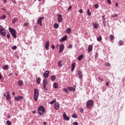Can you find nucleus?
<instances>
[{
  "label": "nucleus",
  "mask_w": 125,
  "mask_h": 125,
  "mask_svg": "<svg viewBox=\"0 0 125 125\" xmlns=\"http://www.w3.org/2000/svg\"><path fill=\"white\" fill-rule=\"evenodd\" d=\"M45 112V109L43 106H40L38 108V113L40 115V116H43V114Z\"/></svg>",
  "instance_id": "1"
},
{
  "label": "nucleus",
  "mask_w": 125,
  "mask_h": 125,
  "mask_svg": "<svg viewBox=\"0 0 125 125\" xmlns=\"http://www.w3.org/2000/svg\"><path fill=\"white\" fill-rule=\"evenodd\" d=\"M94 103L92 100H89L87 102L86 107L87 109H91L93 108Z\"/></svg>",
  "instance_id": "2"
},
{
  "label": "nucleus",
  "mask_w": 125,
  "mask_h": 125,
  "mask_svg": "<svg viewBox=\"0 0 125 125\" xmlns=\"http://www.w3.org/2000/svg\"><path fill=\"white\" fill-rule=\"evenodd\" d=\"M9 31L11 33L12 37L13 38H15V39H16V38H17L16 30H15V29H14V28H12L9 27Z\"/></svg>",
  "instance_id": "3"
},
{
  "label": "nucleus",
  "mask_w": 125,
  "mask_h": 125,
  "mask_svg": "<svg viewBox=\"0 0 125 125\" xmlns=\"http://www.w3.org/2000/svg\"><path fill=\"white\" fill-rule=\"evenodd\" d=\"M38 98H39V90L37 89H34V99L35 101H38Z\"/></svg>",
  "instance_id": "4"
},
{
  "label": "nucleus",
  "mask_w": 125,
  "mask_h": 125,
  "mask_svg": "<svg viewBox=\"0 0 125 125\" xmlns=\"http://www.w3.org/2000/svg\"><path fill=\"white\" fill-rule=\"evenodd\" d=\"M0 34L3 37H5L6 35V32L5 31V29L2 27V26L0 25Z\"/></svg>",
  "instance_id": "5"
},
{
  "label": "nucleus",
  "mask_w": 125,
  "mask_h": 125,
  "mask_svg": "<svg viewBox=\"0 0 125 125\" xmlns=\"http://www.w3.org/2000/svg\"><path fill=\"white\" fill-rule=\"evenodd\" d=\"M44 19V17H43L39 18L37 20L38 25H40V26H42V19Z\"/></svg>",
  "instance_id": "6"
},
{
  "label": "nucleus",
  "mask_w": 125,
  "mask_h": 125,
  "mask_svg": "<svg viewBox=\"0 0 125 125\" xmlns=\"http://www.w3.org/2000/svg\"><path fill=\"white\" fill-rule=\"evenodd\" d=\"M63 118L64 121H69L70 120V117L67 116V114H66L65 112H63Z\"/></svg>",
  "instance_id": "7"
},
{
  "label": "nucleus",
  "mask_w": 125,
  "mask_h": 125,
  "mask_svg": "<svg viewBox=\"0 0 125 125\" xmlns=\"http://www.w3.org/2000/svg\"><path fill=\"white\" fill-rule=\"evenodd\" d=\"M57 16L58 22L61 23V22H62V21L63 20V19H62V15L59 14L57 15Z\"/></svg>",
  "instance_id": "8"
},
{
  "label": "nucleus",
  "mask_w": 125,
  "mask_h": 125,
  "mask_svg": "<svg viewBox=\"0 0 125 125\" xmlns=\"http://www.w3.org/2000/svg\"><path fill=\"white\" fill-rule=\"evenodd\" d=\"M49 75V71L48 70H46L43 74V77L46 79L48 78V75Z\"/></svg>",
  "instance_id": "9"
},
{
  "label": "nucleus",
  "mask_w": 125,
  "mask_h": 125,
  "mask_svg": "<svg viewBox=\"0 0 125 125\" xmlns=\"http://www.w3.org/2000/svg\"><path fill=\"white\" fill-rule=\"evenodd\" d=\"M14 98L17 101H22V99H23V97L19 96L18 97H15Z\"/></svg>",
  "instance_id": "10"
},
{
  "label": "nucleus",
  "mask_w": 125,
  "mask_h": 125,
  "mask_svg": "<svg viewBox=\"0 0 125 125\" xmlns=\"http://www.w3.org/2000/svg\"><path fill=\"white\" fill-rule=\"evenodd\" d=\"M60 51H59V53H61L64 50V44H62L60 45Z\"/></svg>",
  "instance_id": "11"
},
{
  "label": "nucleus",
  "mask_w": 125,
  "mask_h": 125,
  "mask_svg": "<svg viewBox=\"0 0 125 125\" xmlns=\"http://www.w3.org/2000/svg\"><path fill=\"white\" fill-rule=\"evenodd\" d=\"M92 26L95 28V29H97V28H98L99 26V24L98 23L95 22L92 23Z\"/></svg>",
  "instance_id": "12"
},
{
  "label": "nucleus",
  "mask_w": 125,
  "mask_h": 125,
  "mask_svg": "<svg viewBox=\"0 0 125 125\" xmlns=\"http://www.w3.org/2000/svg\"><path fill=\"white\" fill-rule=\"evenodd\" d=\"M45 48L46 50H48L49 49V42H47L45 43Z\"/></svg>",
  "instance_id": "13"
},
{
  "label": "nucleus",
  "mask_w": 125,
  "mask_h": 125,
  "mask_svg": "<svg viewBox=\"0 0 125 125\" xmlns=\"http://www.w3.org/2000/svg\"><path fill=\"white\" fill-rule=\"evenodd\" d=\"M59 107H60V105H59V104L56 103L54 105V107L55 110H57L58 109H59Z\"/></svg>",
  "instance_id": "14"
},
{
  "label": "nucleus",
  "mask_w": 125,
  "mask_h": 125,
  "mask_svg": "<svg viewBox=\"0 0 125 125\" xmlns=\"http://www.w3.org/2000/svg\"><path fill=\"white\" fill-rule=\"evenodd\" d=\"M67 89L68 90H69V91H71L72 90V91L75 92L76 90V89H75L74 87H67Z\"/></svg>",
  "instance_id": "15"
},
{
  "label": "nucleus",
  "mask_w": 125,
  "mask_h": 125,
  "mask_svg": "<svg viewBox=\"0 0 125 125\" xmlns=\"http://www.w3.org/2000/svg\"><path fill=\"white\" fill-rule=\"evenodd\" d=\"M78 77L79 79H82L83 78V72L82 71H78Z\"/></svg>",
  "instance_id": "16"
},
{
  "label": "nucleus",
  "mask_w": 125,
  "mask_h": 125,
  "mask_svg": "<svg viewBox=\"0 0 125 125\" xmlns=\"http://www.w3.org/2000/svg\"><path fill=\"white\" fill-rule=\"evenodd\" d=\"M76 68V62H73L71 65V71H74Z\"/></svg>",
  "instance_id": "17"
},
{
  "label": "nucleus",
  "mask_w": 125,
  "mask_h": 125,
  "mask_svg": "<svg viewBox=\"0 0 125 125\" xmlns=\"http://www.w3.org/2000/svg\"><path fill=\"white\" fill-rule=\"evenodd\" d=\"M47 83H48V82L47 81V80L44 79L43 80V85H47Z\"/></svg>",
  "instance_id": "18"
},
{
  "label": "nucleus",
  "mask_w": 125,
  "mask_h": 125,
  "mask_svg": "<svg viewBox=\"0 0 125 125\" xmlns=\"http://www.w3.org/2000/svg\"><path fill=\"white\" fill-rule=\"evenodd\" d=\"M66 32L67 33V34H71V32H72V30L71 29V28H68L66 30Z\"/></svg>",
  "instance_id": "19"
},
{
  "label": "nucleus",
  "mask_w": 125,
  "mask_h": 125,
  "mask_svg": "<svg viewBox=\"0 0 125 125\" xmlns=\"http://www.w3.org/2000/svg\"><path fill=\"white\" fill-rule=\"evenodd\" d=\"M92 51V45H89L88 46V52H90V51Z\"/></svg>",
  "instance_id": "20"
},
{
  "label": "nucleus",
  "mask_w": 125,
  "mask_h": 125,
  "mask_svg": "<svg viewBox=\"0 0 125 125\" xmlns=\"http://www.w3.org/2000/svg\"><path fill=\"white\" fill-rule=\"evenodd\" d=\"M83 55H81L79 56V57L78 58V60H79V61H81V60H82V59H83Z\"/></svg>",
  "instance_id": "21"
},
{
  "label": "nucleus",
  "mask_w": 125,
  "mask_h": 125,
  "mask_svg": "<svg viewBox=\"0 0 125 125\" xmlns=\"http://www.w3.org/2000/svg\"><path fill=\"white\" fill-rule=\"evenodd\" d=\"M67 35L64 36L61 39L62 42H64V41H66V40H67Z\"/></svg>",
  "instance_id": "22"
},
{
  "label": "nucleus",
  "mask_w": 125,
  "mask_h": 125,
  "mask_svg": "<svg viewBox=\"0 0 125 125\" xmlns=\"http://www.w3.org/2000/svg\"><path fill=\"white\" fill-rule=\"evenodd\" d=\"M53 87H54V88H58V83H55L53 84Z\"/></svg>",
  "instance_id": "23"
},
{
  "label": "nucleus",
  "mask_w": 125,
  "mask_h": 125,
  "mask_svg": "<svg viewBox=\"0 0 125 125\" xmlns=\"http://www.w3.org/2000/svg\"><path fill=\"white\" fill-rule=\"evenodd\" d=\"M18 84L20 86H22V85H23V81L22 80L19 81Z\"/></svg>",
  "instance_id": "24"
},
{
  "label": "nucleus",
  "mask_w": 125,
  "mask_h": 125,
  "mask_svg": "<svg viewBox=\"0 0 125 125\" xmlns=\"http://www.w3.org/2000/svg\"><path fill=\"white\" fill-rule=\"evenodd\" d=\"M3 70H7L8 69V65L7 64L4 65L2 67Z\"/></svg>",
  "instance_id": "25"
},
{
  "label": "nucleus",
  "mask_w": 125,
  "mask_h": 125,
  "mask_svg": "<svg viewBox=\"0 0 125 125\" xmlns=\"http://www.w3.org/2000/svg\"><path fill=\"white\" fill-rule=\"evenodd\" d=\"M54 28L55 29H58V28H59V25H58L57 23H55Z\"/></svg>",
  "instance_id": "26"
},
{
  "label": "nucleus",
  "mask_w": 125,
  "mask_h": 125,
  "mask_svg": "<svg viewBox=\"0 0 125 125\" xmlns=\"http://www.w3.org/2000/svg\"><path fill=\"white\" fill-rule=\"evenodd\" d=\"M11 96L10 95H7L6 96V99L7 100V101H9L10 100Z\"/></svg>",
  "instance_id": "27"
},
{
  "label": "nucleus",
  "mask_w": 125,
  "mask_h": 125,
  "mask_svg": "<svg viewBox=\"0 0 125 125\" xmlns=\"http://www.w3.org/2000/svg\"><path fill=\"white\" fill-rule=\"evenodd\" d=\"M62 62V61L60 60L58 62V67H59L60 68H61V67H62V64H61Z\"/></svg>",
  "instance_id": "28"
},
{
  "label": "nucleus",
  "mask_w": 125,
  "mask_h": 125,
  "mask_svg": "<svg viewBox=\"0 0 125 125\" xmlns=\"http://www.w3.org/2000/svg\"><path fill=\"white\" fill-rule=\"evenodd\" d=\"M36 82H37V83L40 84V83H41V78H37L36 79Z\"/></svg>",
  "instance_id": "29"
},
{
  "label": "nucleus",
  "mask_w": 125,
  "mask_h": 125,
  "mask_svg": "<svg viewBox=\"0 0 125 125\" xmlns=\"http://www.w3.org/2000/svg\"><path fill=\"white\" fill-rule=\"evenodd\" d=\"M17 20H18V19L17 18H15L12 20V23L14 24V23H15V22L17 21Z\"/></svg>",
  "instance_id": "30"
},
{
  "label": "nucleus",
  "mask_w": 125,
  "mask_h": 125,
  "mask_svg": "<svg viewBox=\"0 0 125 125\" xmlns=\"http://www.w3.org/2000/svg\"><path fill=\"white\" fill-rule=\"evenodd\" d=\"M97 40L98 42H100V41H102V37L101 36H99V37H98L97 38Z\"/></svg>",
  "instance_id": "31"
},
{
  "label": "nucleus",
  "mask_w": 125,
  "mask_h": 125,
  "mask_svg": "<svg viewBox=\"0 0 125 125\" xmlns=\"http://www.w3.org/2000/svg\"><path fill=\"white\" fill-rule=\"evenodd\" d=\"M55 79H56V77H55V76L54 75H52L51 77V80L52 81H55Z\"/></svg>",
  "instance_id": "32"
},
{
  "label": "nucleus",
  "mask_w": 125,
  "mask_h": 125,
  "mask_svg": "<svg viewBox=\"0 0 125 125\" xmlns=\"http://www.w3.org/2000/svg\"><path fill=\"white\" fill-rule=\"evenodd\" d=\"M123 43H124V42L122 40H120L118 42V44H119V45H123Z\"/></svg>",
  "instance_id": "33"
},
{
  "label": "nucleus",
  "mask_w": 125,
  "mask_h": 125,
  "mask_svg": "<svg viewBox=\"0 0 125 125\" xmlns=\"http://www.w3.org/2000/svg\"><path fill=\"white\" fill-rule=\"evenodd\" d=\"M68 90V89L66 88H63V91H64V92H65L66 93H69V91Z\"/></svg>",
  "instance_id": "34"
},
{
  "label": "nucleus",
  "mask_w": 125,
  "mask_h": 125,
  "mask_svg": "<svg viewBox=\"0 0 125 125\" xmlns=\"http://www.w3.org/2000/svg\"><path fill=\"white\" fill-rule=\"evenodd\" d=\"M87 12L88 16H90V15H91V13H90V11L89 10V9L87 10Z\"/></svg>",
  "instance_id": "35"
},
{
  "label": "nucleus",
  "mask_w": 125,
  "mask_h": 125,
  "mask_svg": "<svg viewBox=\"0 0 125 125\" xmlns=\"http://www.w3.org/2000/svg\"><path fill=\"white\" fill-rule=\"evenodd\" d=\"M110 40L112 41L114 40V35H110Z\"/></svg>",
  "instance_id": "36"
},
{
  "label": "nucleus",
  "mask_w": 125,
  "mask_h": 125,
  "mask_svg": "<svg viewBox=\"0 0 125 125\" xmlns=\"http://www.w3.org/2000/svg\"><path fill=\"white\" fill-rule=\"evenodd\" d=\"M55 102H56V100H54L50 102V104H54L55 103Z\"/></svg>",
  "instance_id": "37"
},
{
  "label": "nucleus",
  "mask_w": 125,
  "mask_h": 125,
  "mask_svg": "<svg viewBox=\"0 0 125 125\" xmlns=\"http://www.w3.org/2000/svg\"><path fill=\"white\" fill-rule=\"evenodd\" d=\"M6 124L8 125H11V122H10V121H9V120H8L6 121Z\"/></svg>",
  "instance_id": "38"
},
{
  "label": "nucleus",
  "mask_w": 125,
  "mask_h": 125,
  "mask_svg": "<svg viewBox=\"0 0 125 125\" xmlns=\"http://www.w3.org/2000/svg\"><path fill=\"white\" fill-rule=\"evenodd\" d=\"M72 118H78V115H77V114H72Z\"/></svg>",
  "instance_id": "39"
},
{
  "label": "nucleus",
  "mask_w": 125,
  "mask_h": 125,
  "mask_svg": "<svg viewBox=\"0 0 125 125\" xmlns=\"http://www.w3.org/2000/svg\"><path fill=\"white\" fill-rule=\"evenodd\" d=\"M105 66H106V67H110L111 66V64L110 63L106 62L105 63Z\"/></svg>",
  "instance_id": "40"
},
{
  "label": "nucleus",
  "mask_w": 125,
  "mask_h": 125,
  "mask_svg": "<svg viewBox=\"0 0 125 125\" xmlns=\"http://www.w3.org/2000/svg\"><path fill=\"white\" fill-rule=\"evenodd\" d=\"M111 17H112V18H113L114 17H118V14H114V15H112L111 16Z\"/></svg>",
  "instance_id": "41"
},
{
  "label": "nucleus",
  "mask_w": 125,
  "mask_h": 125,
  "mask_svg": "<svg viewBox=\"0 0 125 125\" xmlns=\"http://www.w3.org/2000/svg\"><path fill=\"white\" fill-rule=\"evenodd\" d=\"M17 48V46H13L12 47V49H13V50H15V49H16Z\"/></svg>",
  "instance_id": "42"
},
{
  "label": "nucleus",
  "mask_w": 125,
  "mask_h": 125,
  "mask_svg": "<svg viewBox=\"0 0 125 125\" xmlns=\"http://www.w3.org/2000/svg\"><path fill=\"white\" fill-rule=\"evenodd\" d=\"M107 3H108V4H111L112 3L111 2V0H106Z\"/></svg>",
  "instance_id": "43"
},
{
  "label": "nucleus",
  "mask_w": 125,
  "mask_h": 125,
  "mask_svg": "<svg viewBox=\"0 0 125 125\" xmlns=\"http://www.w3.org/2000/svg\"><path fill=\"white\" fill-rule=\"evenodd\" d=\"M6 18V16H5V15H3L2 17V20H4V19Z\"/></svg>",
  "instance_id": "44"
},
{
  "label": "nucleus",
  "mask_w": 125,
  "mask_h": 125,
  "mask_svg": "<svg viewBox=\"0 0 125 125\" xmlns=\"http://www.w3.org/2000/svg\"><path fill=\"white\" fill-rule=\"evenodd\" d=\"M72 9V6H69V8L67 9V11H70Z\"/></svg>",
  "instance_id": "45"
},
{
  "label": "nucleus",
  "mask_w": 125,
  "mask_h": 125,
  "mask_svg": "<svg viewBox=\"0 0 125 125\" xmlns=\"http://www.w3.org/2000/svg\"><path fill=\"white\" fill-rule=\"evenodd\" d=\"M94 7L95 8H98V4H96L94 5Z\"/></svg>",
  "instance_id": "46"
},
{
  "label": "nucleus",
  "mask_w": 125,
  "mask_h": 125,
  "mask_svg": "<svg viewBox=\"0 0 125 125\" xmlns=\"http://www.w3.org/2000/svg\"><path fill=\"white\" fill-rule=\"evenodd\" d=\"M29 25V23L28 22H25L23 24V26H25L26 27H27V26H28Z\"/></svg>",
  "instance_id": "47"
},
{
  "label": "nucleus",
  "mask_w": 125,
  "mask_h": 125,
  "mask_svg": "<svg viewBox=\"0 0 125 125\" xmlns=\"http://www.w3.org/2000/svg\"><path fill=\"white\" fill-rule=\"evenodd\" d=\"M80 113H83V109L82 108H80Z\"/></svg>",
  "instance_id": "48"
},
{
  "label": "nucleus",
  "mask_w": 125,
  "mask_h": 125,
  "mask_svg": "<svg viewBox=\"0 0 125 125\" xmlns=\"http://www.w3.org/2000/svg\"><path fill=\"white\" fill-rule=\"evenodd\" d=\"M43 89L45 90H47V88H46V85H43Z\"/></svg>",
  "instance_id": "49"
},
{
  "label": "nucleus",
  "mask_w": 125,
  "mask_h": 125,
  "mask_svg": "<svg viewBox=\"0 0 125 125\" xmlns=\"http://www.w3.org/2000/svg\"><path fill=\"white\" fill-rule=\"evenodd\" d=\"M80 13H83V9H81L79 10Z\"/></svg>",
  "instance_id": "50"
},
{
  "label": "nucleus",
  "mask_w": 125,
  "mask_h": 125,
  "mask_svg": "<svg viewBox=\"0 0 125 125\" xmlns=\"http://www.w3.org/2000/svg\"><path fill=\"white\" fill-rule=\"evenodd\" d=\"M7 39H9L10 38V34L9 33L7 34Z\"/></svg>",
  "instance_id": "51"
},
{
  "label": "nucleus",
  "mask_w": 125,
  "mask_h": 125,
  "mask_svg": "<svg viewBox=\"0 0 125 125\" xmlns=\"http://www.w3.org/2000/svg\"><path fill=\"white\" fill-rule=\"evenodd\" d=\"M72 47H73V45H72V44H70V45L68 46V48H72Z\"/></svg>",
  "instance_id": "52"
},
{
  "label": "nucleus",
  "mask_w": 125,
  "mask_h": 125,
  "mask_svg": "<svg viewBox=\"0 0 125 125\" xmlns=\"http://www.w3.org/2000/svg\"><path fill=\"white\" fill-rule=\"evenodd\" d=\"M73 125H78L79 123H78V122H74Z\"/></svg>",
  "instance_id": "53"
},
{
  "label": "nucleus",
  "mask_w": 125,
  "mask_h": 125,
  "mask_svg": "<svg viewBox=\"0 0 125 125\" xmlns=\"http://www.w3.org/2000/svg\"><path fill=\"white\" fill-rule=\"evenodd\" d=\"M98 79L101 81V82H103V79L100 78V77H98Z\"/></svg>",
  "instance_id": "54"
},
{
  "label": "nucleus",
  "mask_w": 125,
  "mask_h": 125,
  "mask_svg": "<svg viewBox=\"0 0 125 125\" xmlns=\"http://www.w3.org/2000/svg\"><path fill=\"white\" fill-rule=\"evenodd\" d=\"M115 6H119V4L118 3V2H116V3H115Z\"/></svg>",
  "instance_id": "55"
},
{
  "label": "nucleus",
  "mask_w": 125,
  "mask_h": 125,
  "mask_svg": "<svg viewBox=\"0 0 125 125\" xmlns=\"http://www.w3.org/2000/svg\"><path fill=\"white\" fill-rule=\"evenodd\" d=\"M52 49H54L55 48V46H54V45H52Z\"/></svg>",
  "instance_id": "56"
},
{
  "label": "nucleus",
  "mask_w": 125,
  "mask_h": 125,
  "mask_svg": "<svg viewBox=\"0 0 125 125\" xmlns=\"http://www.w3.org/2000/svg\"><path fill=\"white\" fill-rule=\"evenodd\" d=\"M106 86H108V85H109V82H106Z\"/></svg>",
  "instance_id": "57"
},
{
  "label": "nucleus",
  "mask_w": 125,
  "mask_h": 125,
  "mask_svg": "<svg viewBox=\"0 0 125 125\" xmlns=\"http://www.w3.org/2000/svg\"><path fill=\"white\" fill-rule=\"evenodd\" d=\"M2 79V76H1V74H0V80H1Z\"/></svg>",
  "instance_id": "58"
},
{
  "label": "nucleus",
  "mask_w": 125,
  "mask_h": 125,
  "mask_svg": "<svg viewBox=\"0 0 125 125\" xmlns=\"http://www.w3.org/2000/svg\"><path fill=\"white\" fill-rule=\"evenodd\" d=\"M6 93H7V95H9L10 94V93L9 92H6Z\"/></svg>",
  "instance_id": "59"
},
{
  "label": "nucleus",
  "mask_w": 125,
  "mask_h": 125,
  "mask_svg": "<svg viewBox=\"0 0 125 125\" xmlns=\"http://www.w3.org/2000/svg\"><path fill=\"white\" fill-rule=\"evenodd\" d=\"M12 75V73H10L8 75V77H10V76Z\"/></svg>",
  "instance_id": "60"
},
{
  "label": "nucleus",
  "mask_w": 125,
  "mask_h": 125,
  "mask_svg": "<svg viewBox=\"0 0 125 125\" xmlns=\"http://www.w3.org/2000/svg\"><path fill=\"white\" fill-rule=\"evenodd\" d=\"M3 1H4V2L6 3V1H7V0H3Z\"/></svg>",
  "instance_id": "61"
},
{
  "label": "nucleus",
  "mask_w": 125,
  "mask_h": 125,
  "mask_svg": "<svg viewBox=\"0 0 125 125\" xmlns=\"http://www.w3.org/2000/svg\"><path fill=\"white\" fill-rule=\"evenodd\" d=\"M43 125H46V122H44L43 123Z\"/></svg>",
  "instance_id": "62"
},
{
  "label": "nucleus",
  "mask_w": 125,
  "mask_h": 125,
  "mask_svg": "<svg viewBox=\"0 0 125 125\" xmlns=\"http://www.w3.org/2000/svg\"><path fill=\"white\" fill-rule=\"evenodd\" d=\"M12 95H15V92H13L12 93Z\"/></svg>",
  "instance_id": "63"
},
{
  "label": "nucleus",
  "mask_w": 125,
  "mask_h": 125,
  "mask_svg": "<svg viewBox=\"0 0 125 125\" xmlns=\"http://www.w3.org/2000/svg\"><path fill=\"white\" fill-rule=\"evenodd\" d=\"M59 47V44H57V47Z\"/></svg>",
  "instance_id": "64"
}]
</instances>
